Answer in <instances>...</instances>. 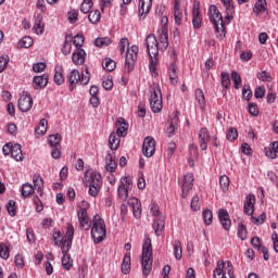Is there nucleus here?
<instances>
[{"mask_svg": "<svg viewBox=\"0 0 278 278\" xmlns=\"http://www.w3.org/2000/svg\"><path fill=\"white\" fill-rule=\"evenodd\" d=\"M153 0H139L138 14L140 17L146 18L147 14L151 12Z\"/></svg>", "mask_w": 278, "mask_h": 278, "instance_id": "nucleus-18", "label": "nucleus"}, {"mask_svg": "<svg viewBox=\"0 0 278 278\" xmlns=\"http://www.w3.org/2000/svg\"><path fill=\"white\" fill-rule=\"evenodd\" d=\"M231 79L233 81L235 89L240 90V86H242V77L237 71H232Z\"/></svg>", "mask_w": 278, "mask_h": 278, "instance_id": "nucleus-42", "label": "nucleus"}, {"mask_svg": "<svg viewBox=\"0 0 278 278\" xmlns=\"http://www.w3.org/2000/svg\"><path fill=\"white\" fill-rule=\"evenodd\" d=\"M130 270H131V253L127 252L124 255V258L122 262V273L123 275H129Z\"/></svg>", "mask_w": 278, "mask_h": 278, "instance_id": "nucleus-27", "label": "nucleus"}, {"mask_svg": "<svg viewBox=\"0 0 278 278\" xmlns=\"http://www.w3.org/2000/svg\"><path fill=\"white\" fill-rule=\"evenodd\" d=\"M77 218H78L80 229H84L85 231H89L90 227H92V222L88 216V211H86V208L84 207H80V210L77 213Z\"/></svg>", "mask_w": 278, "mask_h": 278, "instance_id": "nucleus-10", "label": "nucleus"}, {"mask_svg": "<svg viewBox=\"0 0 278 278\" xmlns=\"http://www.w3.org/2000/svg\"><path fill=\"white\" fill-rule=\"evenodd\" d=\"M202 218H203L204 225H211L213 222L214 215L212 214V211L206 208L202 213Z\"/></svg>", "mask_w": 278, "mask_h": 278, "instance_id": "nucleus-50", "label": "nucleus"}, {"mask_svg": "<svg viewBox=\"0 0 278 278\" xmlns=\"http://www.w3.org/2000/svg\"><path fill=\"white\" fill-rule=\"evenodd\" d=\"M72 40L76 49H81V47H84V35H76L74 38L72 37Z\"/></svg>", "mask_w": 278, "mask_h": 278, "instance_id": "nucleus-59", "label": "nucleus"}, {"mask_svg": "<svg viewBox=\"0 0 278 278\" xmlns=\"http://www.w3.org/2000/svg\"><path fill=\"white\" fill-rule=\"evenodd\" d=\"M218 218L223 229H225V231H229V229H231V219L229 218V212H227V210L225 208H219Z\"/></svg>", "mask_w": 278, "mask_h": 278, "instance_id": "nucleus-15", "label": "nucleus"}, {"mask_svg": "<svg viewBox=\"0 0 278 278\" xmlns=\"http://www.w3.org/2000/svg\"><path fill=\"white\" fill-rule=\"evenodd\" d=\"M253 97V91L251 90L250 85H244L242 89V98L245 99V101H251Z\"/></svg>", "mask_w": 278, "mask_h": 278, "instance_id": "nucleus-52", "label": "nucleus"}, {"mask_svg": "<svg viewBox=\"0 0 278 278\" xmlns=\"http://www.w3.org/2000/svg\"><path fill=\"white\" fill-rule=\"evenodd\" d=\"M93 5L94 3L92 2V0H84L80 4V12H83V14H88V12L92 10Z\"/></svg>", "mask_w": 278, "mask_h": 278, "instance_id": "nucleus-45", "label": "nucleus"}, {"mask_svg": "<svg viewBox=\"0 0 278 278\" xmlns=\"http://www.w3.org/2000/svg\"><path fill=\"white\" fill-rule=\"evenodd\" d=\"M11 157L15 160V162H23V150H21L20 143H14L11 149Z\"/></svg>", "mask_w": 278, "mask_h": 278, "instance_id": "nucleus-29", "label": "nucleus"}, {"mask_svg": "<svg viewBox=\"0 0 278 278\" xmlns=\"http://www.w3.org/2000/svg\"><path fill=\"white\" fill-rule=\"evenodd\" d=\"M33 188H35V190H37V193L39 194V197H42V192L45 190V180L42 179V176H40L39 174H35L33 176Z\"/></svg>", "mask_w": 278, "mask_h": 278, "instance_id": "nucleus-22", "label": "nucleus"}, {"mask_svg": "<svg viewBox=\"0 0 278 278\" xmlns=\"http://www.w3.org/2000/svg\"><path fill=\"white\" fill-rule=\"evenodd\" d=\"M149 101H150V108L154 114L162 112L163 102H162V89H160V86H156L152 89Z\"/></svg>", "mask_w": 278, "mask_h": 278, "instance_id": "nucleus-7", "label": "nucleus"}, {"mask_svg": "<svg viewBox=\"0 0 278 278\" xmlns=\"http://www.w3.org/2000/svg\"><path fill=\"white\" fill-rule=\"evenodd\" d=\"M227 273H225V262L219 261L217 263L216 268L213 271V277L214 278H225Z\"/></svg>", "mask_w": 278, "mask_h": 278, "instance_id": "nucleus-33", "label": "nucleus"}, {"mask_svg": "<svg viewBox=\"0 0 278 278\" xmlns=\"http://www.w3.org/2000/svg\"><path fill=\"white\" fill-rule=\"evenodd\" d=\"M72 62L75 66H81L86 62V50L77 49L76 52H73Z\"/></svg>", "mask_w": 278, "mask_h": 278, "instance_id": "nucleus-21", "label": "nucleus"}, {"mask_svg": "<svg viewBox=\"0 0 278 278\" xmlns=\"http://www.w3.org/2000/svg\"><path fill=\"white\" fill-rule=\"evenodd\" d=\"M88 20L92 25H97L101 21V11L93 10L89 12Z\"/></svg>", "mask_w": 278, "mask_h": 278, "instance_id": "nucleus-38", "label": "nucleus"}, {"mask_svg": "<svg viewBox=\"0 0 278 278\" xmlns=\"http://www.w3.org/2000/svg\"><path fill=\"white\" fill-rule=\"evenodd\" d=\"M256 77L257 79H260V81H270V79H273V77L270 76V73L266 71H262L257 73Z\"/></svg>", "mask_w": 278, "mask_h": 278, "instance_id": "nucleus-62", "label": "nucleus"}, {"mask_svg": "<svg viewBox=\"0 0 278 278\" xmlns=\"http://www.w3.org/2000/svg\"><path fill=\"white\" fill-rule=\"evenodd\" d=\"M110 45H112V39L108 37L97 38L94 40L96 47H110Z\"/></svg>", "mask_w": 278, "mask_h": 278, "instance_id": "nucleus-48", "label": "nucleus"}, {"mask_svg": "<svg viewBox=\"0 0 278 278\" xmlns=\"http://www.w3.org/2000/svg\"><path fill=\"white\" fill-rule=\"evenodd\" d=\"M34 192H36V189L34 188V186L29 182H26L22 186L21 197L23 199H29V197H31Z\"/></svg>", "mask_w": 278, "mask_h": 278, "instance_id": "nucleus-30", "label": "nucleus"}, {"mask_svg": "<svg viewBox=\"0 0 278 278\" xmlns=\"http://www.w3.org/2000/svg\"><path fill=\"white\" fill-rule=\"evenodd\" d=\"M71 42H73V35H66L65 36V41H64V45H63V48H62L63 55L71 54V51L73 50V46H72Z\"/></svg>", "mask_w": 278, "mask_h": 278, "instance_id": "nucleus-35", "label": "nucleus"}, {"mask_svg": "<svg viewBox=\"0 0 278 278\" xmlns=\"http://www.w3.org/2000/svg\"><path fill=\"white\" fill-rule=\"evenodd\" d=\"M132 186L134 181L131 180V177L124 176L119 179L117 194L122 201H127V198L129 197V190H131Z\"/></svg>", "mask_w": 278, "mask_h": 278, "instance_id": "nucleus-8", "label": "nucleus"}, {"mask_svg": "<svg viewBox=\"0 0 278 278\" xmlns=\"http://www.w3.org/2000/svg\"><path fill=\"white\" fill-rule=\"evenodd\" d=\"M31 45H34V39H31L29 36H25L20 40V46L24 49H29Z\"/></svg>", "mask_w": 278, "mask_h": 278, "instance_id": "nucleus-57", "label": "nucleus"}, {"mask_svg": "<svg viewBox=\"0 0 278 278\" xmlns=\"http://www.w3.org/2000/svg\"><path fill=\"white\" fill-rule=\"evenodd\" d=\"M59 247H61L63 255H68V251H71V248L73 247V241L64 240V242H62Z\"/></svg>", "mask_w": 278, "mask_h": 278, "instance_id": "nucleus-55", "label": "nucleus"}, {"mask_svg": "<svg viewBox=\"0 0 278 278\" xmlns=\"http://www.w3.org/2000/svg\"><path fill=\"white\" fill-rule=\"evenodd\" d=\"M86 186H101L103 184L102 176L97 172L85 174Z\"/></svg>", "mask_w": 278, "mask_h": 278, "instance_id": "nucleus-14", "label": "nucleus"}, {"mask_svg": "<svg viewBox=\"0 0 278 278\" xmlns=\"http://www.w3.org/2000/svg\"><path fill=\"white\" fill-rule=\"evenodd\" d=\"M174 21L175 25H181V21H184V11H181V3L179 1L174 3Z\"/></svg>", "mask_w": 278, "mask_h": 278, "instance_id": "nucleus-23", "label": "nucleus"}, {"mask_svg": "<svg viewBox=\"0 0 278 278\" xmlns=\"http://www.w3.org/2000/svg\"><path fill=\"white\" fill-rule=\"evenodd\" d=\"M106 233L105 220L101 218V215L96 214L91 224V238L93 239L94 244H101V242L105 240Z\"/></svg>", "mask_w": 278, "mask_h": 278, "instance_id": "nucleus-3", "label": "nucleus"}, {"mask_svg": "<svg viewBox=\"0 0 278 278\" xmlns=\"http://www.w3.org/2000/svg\"><path fill=\"white\" fill-rule=\"evenodd\" d=\"M67 18L72 25H75L76 21H79V11L77 9H73L67 12Z\"/></svg>", "mask_w": 278, "mask_h": 278, "instance_id": "nucleus-47", "label": "nucleus"}, {"mask_svg": "<svg viewBox=\"0 0 278 278\" xmlns=\"http://www.w3.org/2000/svg\"><path fill=\"white\" fill-rule=\"evenodd\" d=\"M109 147L111 151H116L121 147V138L116 132H112L109 137Z\"/></svg>", "mask_w": 278, "mask_h": 278, "instance_id": "nucleus-31", "label": "nucleus"}, {"mask_svg": "<svg viewBox=\"0 0 278 278\" xmlns=\"http://www.w3.org/2000/svg\"><path fill=\"white\" fill-rule=\"evenodd\" d=\"M141 267L146 277L151 275V270L153 268V247L150 238L143 240Z\"/></svg>", "mask_w": 278, "mask_h": 278, "instance_id": "nucleus-2", "label": "nucleus"}, {"mask_svg": "<svg viewBox=\"0 0 278 278\" xmlns=\"http://www.w3.org/2000/svg\"><path fill=\"white\" fill-rule=\"evenodd\" d=\"M222 77V86L227 90L231 86V78H229V73L227 72H222L220 73Z\"/></svg>", "mask_w": 278, "mask_h": 278, "instance_id": "nucleus-46", "label": "nucleus"}, {"mask_svg": "<svg viewBox=\"0 0 278 278\" xmlns=\"http://www.w3.org/2000/svg\"><path fill=\"white\" fill-rule=\"evenodd\" d=\"M142 153L146 157H153L155 155V139L148 136L143 140Z\"/></svg>", "mask_w": 278, "mask_h": 278, "instance_id": "nucleus-11", "label": "nucleus"}, {"mask_svg": "<svg viewBox=\"0 0 278 278\" xmlns=\"http://www.w3.org/2000/svg\"><path fill=\"white\" fill-rule=\"evenodd\" d=\"M238 238H240V240H247V238H249V231H247V226L243 224L238 225Z\"/></svg>", "mask_w": 278, "mask_h": 278, "instance_id": "nucleus-49", "label": "nucleus"}, {"mask_svg": "<svg viewBox=\"0 0 278 278\" xmlns=\"http://www.w3.org/2000/svg\"><path fill=\"white\" fill-rule=\"evenodd\" d=\"M195 100L198 102V105L200 108V110H204L205 109V93H203V89H195Z\"/></svg>", "mask_w": 278, "mask_h": 278, "instance_id": "nucleus-36", "label": "nucleus"}, {"mask_svg": "<svg viewBox=\"0 0 278 278\" xmlns=\"http://www.w3.org/2000/svg\"><path fill=\"white\" fill-rule=\"evenodd\" d=\"M192 186H194V176L192 174L185 175L181 184L184 198L188 197V192L192 190Z\"/></svg>", "mask_w": 278, "mask_h": 278, "instance_id": "nucleus-17", "label": "nucleus"}, {"mask_svg": "<svg viewBox=\"0 0 278 278\" xmlns=\"http://www.w3.org/2000/svg\"><path fill=\"white\" fill-rule=\"evenodd\" d=\"M48 142L51 148L60 147V142H62V135H60V134L51 135L48 139Z\"/></svg>", "mask_w": 278, "mask_h": 278, "instance_id": "nucleus-44", "label": "nucleus"}, {"mask_svg": "<svg viewBox=\"0 0 278 278\" xmlns=\"http://www.w3.org/2000/svg\"><path fill=\"white\" fill-rule=\"evenodd\" d=\"M0 257L2 260H8L10 257V250L5 243H0Z\"/></svg>", "mask_w": 278, "mask_h": 278, "instance_id": "nucleus-60", "label": "nucleus"}, {"mask_svg": "<svg viewBox=\"0 0 278 278\" xmlns=\"http://www.w3.org/2000/svg\"><path fill=\"white\" fill-rule=\"evenodd\" d=\"M102 68L109 73H112V71L116 68V62L110 58H106L102 62Z\"/></svg>", "mask_w": 278, "mask_h": 278, "instance_id": "nucleus-39", "label": "nucleus"}, {"mask_svg": "<svg viewBox=\"0 0 278 278\" xmlns=\"http://www.w3.org/2000/svg\"><path fill=\"white\" fill-rule=\"evenodd\" d=\"M49 123L47 122L46 118L40 119L38 127L35 129V134L37 136H45V134H47V125Z\"/></svg>", "mask_w": 278, "mask_h": 278, "instance_id": "nucleus-40", "label": "nucleus"}, {"mask_svg": "<svg viewBox=\"0 0 278 278\" xmlns=\"http://www.w3.org/2000/svg\"><path fill=\"white\" fill-rule=\"evenodd\" d=\"M264 153L269 160H277V152L273 149V143L271 147H265Z\"/></svg>", "mask_w": 278, "mask_h": 278, "instance_id": "nucleus-56", "label": "nucleus"}, {"mask_svg": "<svg viewBox=\"0 0 278 278\" xmlns=\"http://www.w3.org/2000/svg\"><path fill=\"white\" fill-rule=\"evenodd\" d=\"M199 141L201 151H207V143L210 142V130L207 128L200 129Z\"/></svg>", "mask_w": 278, "mask_h": 278, "instance_id": "nucleus-20", "label": "nucleus"}, {"mask_svg": "<svg viewBox=\"0 0 278 278\" xmlns=\"http://www.w3.org/2000/svg\"><path fill=\"white\" fill-rule=\"evenodd\" d=\"M127 204L131 208L132 216L137 219L142 216V203L137 198H129Z\"/></svg>", "mask_w": 278, "mask_h": 278, "instance_id": "nucleus-13", "label": "nucleus"}, {"mask_svg": "<svg viewBox=\"0 0 278 278\" xmlns=\"http://www.w3.org/2000/svg\"><path fill=\"white\" fill-rule=\"evenodd\" d=\"M157 38L160 43L157 42ZM157 38L153 34L148 35L146 38L147 53L150 55L149 70L152 75H157L155 71L160 51H166L168 49V27L165 24L157 30Z\"/></svg>", "mask_w": 278, "mask_h": 278, "instance_id": "nucleus-1", "label": "nucleus"}, {"mask_svg": "<svg viewBox=\"0 0 278 278\" xmlns=\"http://www.w3.org/2000/svg\"><path fill=\"white\" fill-rule=\"evenodd\" d=\"M208 18L215 27L217 38H225V21H223V14H220V11H218L215 4L208 8Z\"/></svg>", "mask_w": 278, "mask_h": 278, "instance_id": "nucleus-4", "label": "nucleus"}, {"mask_svg": "<svg viewBox=\"0 0 278 278\" xmlns=\"http://www.w3.org/2000/svg\"><path fill=\"white\" fill-rule=\"evenodd\" d=\"M34 105V100L31 96L27 93H22L18 98L17 108L20 112H29Z\"/></svg>", "mask_w": 278, "mask_h": 278, "instance_id": "nucleus-12", "label": "nucleus"}, {"mask_svg": "<svg viewBox=\"0 0 278 278\" xmlns=\"http://www.w3.org/2000/svg\"><path fill=\"white\" fill-rule=\"evenodd\" d=\"M173 247H174L175 258L178 261L181 260V257H182L181 241L175 240Z\"/></svg>", "mask_w": 278, "mask_h": 278, "instance_id": "nucleus-41", "label": "nucleus"}, {"mask_svg": "<svg viewBox=\"0 0 278 278\" xmlns=\"http://www.w3.org/2000/svg\"><path fill=\"white\" fill-rule=\"evenodd\" d=\"M253 212H255V195L249 194L244 200L243 213L247 214V216H253Z\"/></svg>", "mask_w": 278, "mask_h": 278, "instance_id": "nucleus-16", "label": "nucleus"}, {"mask_svg": "<svg viewBox=\"0 0 278 278\" xmlns=\"http://www.w3.org/2000/svg\"><path fill=\"white\" fill-rule=\"evenodd\" d=\"M117 164H116V157L111 154L108 153L106 159H105V168L109 173H116V168H117Z\"/></svg>", "mask_w": 278, "mask_h": 278, "instance_id": "nucleus-25", "label": "nucleus"}, {"mask_svg": "<svg viewBox=\"0 0 278 278\" xmlns=\"http://www.w3.org/2000/svg\"><path fill=\"white\" fill-rule=\"evenodd\" d=\"M203 23V15H201V9L194 4L192 9V25L194 29H201Z\"/></svg>", "mask_w": 278, "mask_h": 278, "instance_id": "nucleus-19", "label": "nucleus"}, {"mask_svg": "<svg viewBox=\"0 0 278 278\" xmlns=\"http://www.w3.org/2000/svg\"><path fill=\"white\" fill-rule=\"evenodd\" d=\"M7 212L9 216H16V202H14V200L8 202Z\"/></svg>", "mask_w": 278, "mask_h": 278, "instance_id": "nucleus-54", "label": "nucleus"}, {"mask_svg": "<svg viewBox=\"0 0 278 278\" xmlns=\"http://www.w3.org/2000/svg\"><path fill=\"white\" fill-rule=\"evenodd\" d=\"M155 236H162V231H164V217L154 218V223L152 225Z\"/></svg>", "mask_w": 278, "mask_h": 278, "instance_id": "nucleus-28", "label": "nucleus"}, {"mask_svg": "<svg viewBox=\"0 0 278 278\" xmlns=\"http://www.w3.org/2000/svg\"><path fill=\"white\" fill-rule=\"evenodd\" d=\"M219 186L224 192H227V190H229V178L227 177V175H223L219 177Z\"/></svg>", "mask_w": 278, "mask_h": 278, "instance_id": "nucleus-53", "label": "nucleus"}, {"mask_svg": "<svg viewBox=\"0 0 278 278\" xmlns=\"http://www.w3.org/2000/svg\"><path fill=\"white\" fill-rule=\"evenodd\" d=\"M52 237L55 247H62V243L64 242V237L62 236V232H60V230H54Z\"/></svg>", "mask_w": 278, "mask_h": 278, "instance_id": "nucleus-51", "label": "nucleus"}, {"mask_svg": "<svg viewBox=\"0 0 278 278\" xmlns=\"http://www.w3.org/2000/svg\"><path fill=\"white\" fill-rule=\"evenodd\" d=\"M268 10V2L266 0H257L254 4L253 12L256 14V16H260V14H264V12H267Z\"/></svg>", "mask_w": 278, "mask_h": 278, "instance_id": "nucleus-26", "label": "nucleus"}, {"mask_svg": "<svg viewBox=\"0 0 278 278\" xmlns=\"http://www.w3.org/2000/svg\"><path fill=\"white\" fill-rule=\"evenodd\" d=\"M225 9H226V15H225V22L227 25H229V23H231V18H233V16L231 14H233L235 12V8L233 4H231V2L228 3H224Z\"/></svg>", "mask_w": 278, "mask_h": 278, "instance_id": "nucleus-37", "label": "nucleus"}, {"mask_svg": "<svg viewBox=\"0 0 278 278\" xmlns=\"http://www.w3.org/2000/svg\"><path fill=\"white\" fill-rule=\"evenodd\" d=\"M167 125L169 126L166 128V134L168 138H173V136H175V131H177L179 127V111L172 113L167 122Z\"/></svg>", "mask_w": 278, "mask_h": 278, "instance_id": "nucleus-9", "label": "nucleus"}, {"mask_svg": "<svg viewBox=\"0 0 278 278\" xmlns=\"http://www.w3.org/2000/svg\"><path fill=\"white\" fill-rule=\"evenodd\" d=\"M139 51L140 49L136 45L131 46L126 50L124 66L126 73H131V71H134L136 66V60H138Z\"/></svg>", "mask_w": 278, "mask_h": 278, "instance_id": "nucleus-6", "label": "nucleus"}, {"mask_svg": "<svg viewBox=\"0 0 278 278\" xmlns=\"http://www.w3.org/2000/svg\"><path fill=\"white\" fill-rule=\"evenodd\" d=\"M226 138L227 140H230V142H232V140H236V138H238V130L233 127H230L226 134Z\"/></svg>", "mask_w": 278, "mask_h": 278, "instance_id": "nucleus-63", "label": "nucleus"}, {"mask_svg": "<svg viewBox=\"0 0 278 278\" xmlns=\"http://www.w3.org/2000/svg\"><path fill=\"white\" fill-rule=\"evenodd\" d=\"M48 81H49V79L45 75L35 76L33 79V84H34V87L36 88V90H39V88H45L47 86Z\"/></svg>", "mask_w": 278, "mask_h": 278, "instance_id": "nucleus-34", "label": "nucleus"}, {"mask_svg": "<svg viewBox=\"0 0 278 278\" xmlns=\"http://www.w3.org/2000/svg\"><path fill=\"white\" fill-rule=\"evenodd\" d=\"M128 128L129 126L127 123H125V119L122 118V121L117 122V130L115 134L118 136V138H125V136H127Z\"/></svg>", "mask_w": 278, "mask_h": 278, "instance_id": "nucleus-32", "label": "nucleus"}, {"mask_svg": "<svg viewBox=\"0 0 278 278\" xmlns=\"http://www.w3.org/2000/svg\"><path fill=\"white\" fill-rule=\"evenodd\" d=\"M62 266L64 270H71V268H73V258H71V254H63Z\"/></svg>", "mask_w": 278, "mask_h": 278, "instance_id": "nucleus-43", "label": "nucleus"}, {"mask_svg": "<svg viewBox=\"0 0 278 278\" xmlns=\"http://www.w3.org/2000/svg\"><path fill=\"white\" fill-rule=\"evenodd\" d=\"M248 112H249V114H251V116H258L260 109L257 108V104L250 102L248 104Z\"/></svg>", "mask_w": 278, "mask_h": 278, "instance_id": "nucleus-61", "label": "nucleus"}, {"mask_svg": "<svg viewBox=\"0 0 278 278\" xmlns=\"http://www.w3.org/2000/svg\"><path fill=\"white\" fill-rule=\"evenodd\" d=\"M118 47H119V53L123 55V53H125V49H130L129 48V39L122 38Z\"/></svg>", "mask_w": 278, "mask_h": 278, "instance_id": "nucleus-64", "label": "nucleus"}, {"mask_svg": "<svg viewBox=\"0 0 278 278\" xmlns=\"http://www.w3.org/2000/svg\"><path fill=\"white\" fill-rule=\"evenodd\" d=\"M54 84H56V86L64 84V67L61 64L54 67Z\"/></svg>", "mask_w": 278, "mask_h": 278, "instance_id": "nucleus-24", "label": "nucleus"}, {"mask_svg": "<svg viewBox=\"0 0 278 278\" xmlns=\"http://www.w3.org/2000/svg\"><path fill=\"white\" fill-rule=\"evenodd\" d=\"M67 80L70 84V90L73 92L77 84L88 86V81H90V73L86 70L85 73L80 74L78 70H73L67 76Z\"/></svg>", "mask_w": 278, "mask_h": 278, "instance_id": "nucleus-5", "label": "nucleus"}, {"mask_svg": "<svg viewBox=\"0 0 278 278\" xmlns=\"http://www.w3.org/2000/svg\"><path fill=\"white\" fill-rule=\"evenodd\" d=\"M74 236H75V227H73L72 224H67L65 240L73 242Z\"/></svg>", "mask_w": 278, "mask_h": 278, "instance_id": "nucleus-58", "label": "nucleus"}]
</instances>
